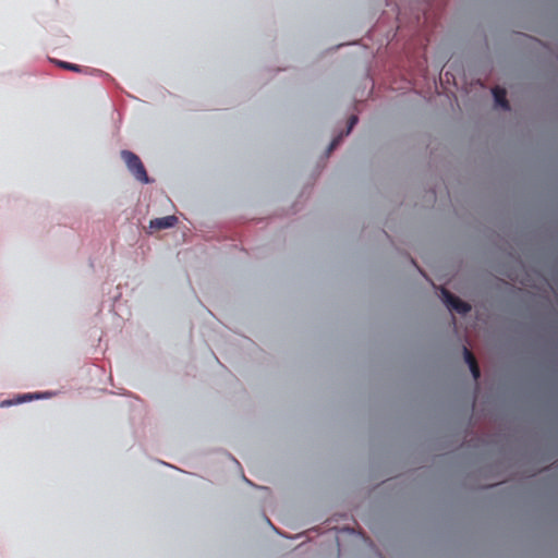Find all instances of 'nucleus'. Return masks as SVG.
<instances>
[{
	"label": "nucleus",
	"mask_w": 558,
	"mask_h": 558,
	"mask_svg": "<svg viewBox=\"0 0 558 558\" xmlns=\"http://www.w3.org/2000/svg\"><path fill=\"white\" fill-rule=\"evenodd\" d=\"M28 399H31L29 396H23L22 398L19 399V402L25 401V400H28Z\"/></svg>",
	"instance_id": "1a4fd4ad"
},
{
	"label": "nucleus",
	"mask_w": 558,
	"mask_h": 558,
	"mask_svg": "<svg viewBox=\"0 0 558 558\" xmlns=\"http://www.w3.org/2000/svg\"><path fill=\"white\" fill-rule=\"evenodd\" d=\"M357 123V117L356 116H351L349 118V121H348V130L345 132V135L349 134L351 132V130L353 129V126Z\"/></svg>",
	"instance_id": "0eeeda50"
},
{
	"label": "nucleus",
	"mask_w": 558,
	"mask_h": 558,
	"mask_svg": "<svg viewBox=\"0 0 558 558\" xmlns=\"http://www.w3.org/2000/svg\"><path fill=\"white\" fill-rule=\"evenodd\" d=\"M178 222V218L175 216H166L161 218H156L150 220V228L156 230H163L171 227H174Z\"/></svg>",
	"instance_id": "7ed1b4c3"
},
{
	"label": "nucleus",
	"mask_w": 558,
	"mask_h": 558,
	"mask_svg": "<svg viewBox=\"0 0 558 558\" xmlns=\"http://www.w3.org/2000/svg\"><path fill=\"white\" fill-rule=\"evenodd\" d=\"M493 95H494V99H495V102L498 107L502 108L504 110H509L510 109V106H509V102L507 100V93H506V89L505 88H501V87H495L493 89Z\"/></svg>",
	"instance_id": "39448f33"
},
{
	"label": "nucleus",
	"mask_w": 558,
	"mask_h": 558,
	"mask_svg": "<svg viewBox=\"0 0 558 558\" xmlns=\"http://www.w3.org/2000/svg\"><path fill=\"white\" fill-rule=\"evenodd\" d=\"M463 352H464L465 362L470 366L472 376L475 380H477L481 376V372H480V367L477 365L476 359L473 355V353L470 350H468L465 347L463 348Z\"/></svg>",
	"instance_id": "20e7f679"
},
{
	"label": "nucleus",
	"mask_w": 558,
	"mask_h": 558,
	"mask_svg": "<svg viewBox=\"0 0 558 558\" xmlns=\"http://www.w3.org/2000/svg\"><path fill=\"white\" fill-rule=\"evenodd\" d=\"M341 136H342V135H340V136H338V137H336V138H333V140L331 141V143H330V145H329V148H328V150H329V151H331L332 149H335V148L339 145V143H340V141H341Z\"/></svg>",
	"instance_id": "6e6552de"
},
{
	"label": "nucleus",
	"mask_w": 558,
	"mask_h": 558,
	"mask_svg": "<svg viewBox=\"0 0 558 558\" xmlns=\"http://www.w3.org/2000/svg\"><path fill=\"white\" fill-rule=\"evenodd\" d=\"M441 294L444 302L450 310H453L459 314H466L471 311V305L469 303L462 301L447 289H441Z\"/></svg>",
	"instance_id": "f03ea898"
},
{
	"label": "nucleus",
	"mask_w": 558,
	"mask_h": 558,
	"mask_svg": "<svg viewBox=\"0 0 558 558\" xmlns=\"http://www.w3.org/2000/svg\"><path fill=\"white\" fill-rule=\"evenodd\" d=\"M121 157L124 160L129 171L142 183H148L149 178L140 157L130 150H122Z\"/></svg>",
	"instance_id": "f257e3e1"
},
{
	"label": "nucleus",
	"mask_w": 558,
	"mask_h": 558,
	"mask_svg": "<svg viewBox=\"0 0 558 558\" xmlns=\"http://www.w3.org/2000/svg\"><path fill=\"white\" fill-rule=\"evenodd\" d=\"M53 62L61 69L72 71V72H78V73H85L87 69H84L77 64L61 61V60H53Z\"/></svg>",
	"instance_id": "423d86ee"
}]
</instances>
